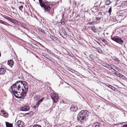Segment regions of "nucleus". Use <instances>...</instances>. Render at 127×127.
Listing matches in <instances>:
<instances>
[{
  "label": "nucleus",
  "mask_w": 127,
  "mask_h": 127,
  "mask_svg": "<svg viewBox=\"0 0 127 127\" xmlns=\"http://www.w3.org/2000/svg\"><path fill=\"white\" fill-rule=\"evenodd\" d=\"M122 4V3H120L119 4V5H117V6H122L121 5H120V4Z\"/></svg>",
  "instance_id": "43"
},
{
  "label": "nucleus",
  "mask_w": 127,
  "mask_h": 127,
  "mask_svg": "<svg viewBox=\"0 0 127 127\" xmlns=\"http://www.w3.org/2000/svg\"><path fill=\"white\" fill-rule=\"evenodd\" d=\"M117 69L116 68L115 66L112 65V73L116 74L118 76L121 77L122 74L120 73L117 72L116 73V72Z\"/></svg>",
  "instance_id": "6"
},
{
  "label": "nucleus",
  "mask_w": 127,
  "mask_h": 127,
  "mask_svg": "<svg viewBox=\"0 0 127 127\" xmlns=\"http://www.w3.org/2000/svg\"><path fill=\"white\" fill-rule=\"evenodd\" d=\"M3 17L4 18H5V19L8 20L9 21H10V20L11 18L10 17H8V16H5V15H4L3 16Z\"/></svg>",
  "instance_id": "25"
},
{
  "label": "nucleus",
  "mask_w": 127,
  "mask_h": 127,
  "mask_svg": "<svg viewBox=\"0 0 127 127\" xmlns=\"http://www.w3.org/2000/svg\"><path fill=\"white\" fill-rule=\"evenodd\" d=\"M111 3V2L109 0H107L105 2L106 4L109 5Z\"/></svg>",
  "instance_id": "28"
},
{
  "label": "nucleus",
  "mask_w": 127,
  "mask_h": 127,
  "mask_svg": "<svg viewBox=\"0 0 127 127\" xmlns=\"http://www.w3.org/2000/svg\"><path fill=\"white\" fill-rule=\"evenodd\" d=\"M34 113L32 111H30L26 114L27 115H29V116H30L33 115Z\"/></svg>",
  "instance_id": "24"
},
{
  "label": "nucleus",
  "mask_w": 127,
  "mask_h": 127,
  "mask_svg": "<svg viewBox=\"0 0 127 127\" xmlns=\"http://www.w3.org/2000/svg\"><path fill=\"white\" fill-rule=\"evenodd\" d=\"M7 64L12 67L14 64V62L12 60H10L8 61Z\"/></svg>",
  "instance_id": "13"
},
{
  "label": "nucleus",
  "mask_w": 127,
  "mask_h": 127,
  "mask_svg": "<svg viewBox=\"0 0 127 127\" xmlns=\"http://www.w3.org/2000/svg\"><path fill=\"white\" fill-rule=\"evenodd\" d=\"M51 15L52 16H53V14H52Z\"/></svg>",
  "instance_id": "46"
},
{
  "label": "nucleus",
  "mask_w": 127,
  "mask_h": 127,
  "mask_svg": "<svg viewBox=\"0 0 127 127\" xmlns=\"http://www.w3.org/2000/svg\"><path fill=\"white\" fill-rule=\"evenodd\" d=\"M93 56V55L92 54H91L90 55V57H92Z\"/></svg>",
  "instance_id": "44"
},
{
  "label": "nucleus",
  "mask_w": 127,
  "mask_h": 127,
  "mask_svg": "<svg viewBox=\"0 0 127 127\" xmlns=\"http://www.w3.org/2000/svg\"><path fill=\"white\" fill-rule=\"evenodd\" d=\"M42 55L43 56L48 59L49 57V56L48 55L45 53H43Z\"/></svg>",
  "instance_id": "23"
},
{
  "label": "nucleus",
  "mask_w": 127,
  "mask_h": 127,
  "mask_svg": "<svg viewBox=\"0 0 127 127\" xmlns=\"http://www.w3.org/2000/svg\"><path fill=\"white\" fill-rule=\"evenodd\" d=\"M108 12L110 13V15L111 14V6L109 8V9L108 11Z\"/></svg>",
  "instance_id": "39"
},
{
  "label": "nucleus",
  "mask_w": 127,
  "mask_h": 127,
  "mask_svg": "<svg viewBox=\"0 0 127 127\" xmlns=\"http://www.w3.org/2000/svg\"><path fill=\"white\" fill-rule=\"evenodd\" d=\"M77 109V108L76 107L75 105H72L70 108V110L71 111L73 112L76 111Z\"/></svg>",
  "instance_id": "11"
},
{
  "label": "nucleus",
  "mask_w": 127,
  "mask_h": 127,
  "mask_svg": "<svg viewBox=\"0 0 127 127\" xmlns=\"http://www.w3.org/2000/svg\"><path fill=\"white\" fill-rule=\"evenodd\" d=\"M64 14L63 15V16H62V18L63 19V16H64Z\"/></svg>",
  "instance_id": "45"
},
{
  "label": "nucleus",
  "mask_w": 127,
  "mask_h": 127,
  "mask_svg": "<svg viewBox=\"0 0 127 127\" xmlns=\"http://www.w3.org/2000/svg\"><path fill=\"white\" fill-rule=\"evenodd\" d=\"M117 20L116 18L115 17H113L112 19V21L113 22H116Z\"/></svg>",
  "instance_id": "38"
},
{
  "label": "nucleus",
  "mask_w": 127,
  "mask_h": 127,
  "mask_svg": "<svg viewBox=\"0 0 127 127\" xmlns=\"http://www.w3.org/2000/svg\"><path fill=\"white\" fill-rule=\"evenodd\" d=\"M1 112H2V113L3 115L4 116H7L8 114L7 113L5 112V111L4 110L1 111Z\"/></svg>",
  "instance_id": "18"
},
{
  "label": "nucleus",
  "mask_w": 127,
  "mask_h": 127,
  "mask_svg": "<svg viewBox=\"0 0 127 127\" xmlns=\"http://www.w3.org/2000/svg\"><path fill=\"white\" fill-rule=\"evenodd\" d=\"M23 5H22L21 6H19V8L20 10H21L22 11V9L23 8Z\"/></svg>",
  "instance_id": "30"
},
{
  "label": "nucleus",
  "mask_w": 127,
  "mask_h": 127,
  "mask_svg": "<svg viewBox=\"0 0 127 127\" xmlns=\"http://www.w3.org/2000/svg\"><path fill=\"white\" fill-rule=\"evenodd\" d=\"M39 2L43 10L45 12H50L52 4H50L47 1H44L42 0H39Z\"/></svg>",
  "instance_id": "2"
},
{
  "label": "nucleus",
  "mask_w": 127,
  "mask_h": 127,
  "mask_svg": "<svg viewBox=\"0 0 127 127\" xmlns=\"http://www.w3.org/2000/svg\"><path fill=\"white\" fill-rule=\"evenodd\" d=\"M0 23L1 24H4L5 25H8V26H11L9 24H8V23L7 22H4V21H3L1 20H0Z\"/></svg>",
  "instance_id": "16"
},
{
  "label": "nucleus",
  "mask_w": 127,
  "mask_h": 127,
  "mask_svg": "<svg viewBox=\"0 0 127 127\" xmlns=\"http://www.w3.org/2000/svg\"><path fill=\"white\" fill-rule=\"evenodd\" d=\"M6 127H12V125L11 123H10L8 122H6L5 123Z\"/></svg>",
  "instance_id": "17"
},
{
  "label": "nucleus",
  "mask_w": 127,
  "mask_h": 127,
  "mask_svg": "<svg viewBox=\"0 0 127 127\" xmlns=\"http://www.w3.org/2000/svg\"><path fill=\"white\" fill-rule=\"evenodd\" d=\"M101 18L102 17H96V19L97 21L101 19Z\"/></svg>",
  "instance_id": "33"
},
{
  "label": "nucleus",
  "mask_w": 127,
  "mask_h": 127,
  "mask_svg": "<svg viewBox=\"0 0 127 127\" xmlns=\"http://www.w3.org/2000/svg\"><path fill=\"white\" fill-rule=\"evenodd\" d=\"M32 127H41V126L39 125H34Z\"/></svg>",
  "instance_id": "31"
},
{
  "label": "nucleus",
  "mask_w": 127,
  "mask_h": 127,
  "mask_svg": "<svg viewBox=\"0 0 127 127\" xmlns=\"http://www.w3.org/2000/svg\"><path fill=\"white\" fill-rule=\"evenodd\" d=\"M113 59L114 60L116 61H117L118 60V59L116 58H113Z\"/></svg>",
  "instance_id": "40"
},
{
  "label": "nucleus",
  "mask_w": 127,
  "mask_h": 127,
  "mask_svg": "<svg viewBox=\"0 0 127 127\" xmlns=\"http://www.w3.org/2000/svg\"><path fill=\"white\" fill-rule=\"evenodd\" d=\"M61 22H60L62 24H65V22H64V19H63V18L61 19Z\"/></svg>",
  "instance_id": "26"
},
{
  "label": "nucleus",
  "mask_w": 127,
  "mask_h": 127,
  "mask_svg": "<svg viewBox=\"0 0 127 127\" xmlns=\"http://www.w3.org/2000/svg\"><path fill=\"white\" fill-rule=\"evenodd\" d=\"M122 127H127V124H125Z\"/></svg>",
  "instance_id": "41"
},
{
  "label": "nucleus",
  "mask_w": 127,
  "mask_h": 127,
  "mask_svg": "<svg viewBox=\"0 0 127 127\" xmlns=\"http://www.w3.org/2000/svg\"><path fill=\"white\" fill-rule=\"evenodd\" d=\"M15 126L16 127H24V123L21 121H18L17 122Z\"/></svg>",
  "instance_id": "8"
},
{
  "label": "nucleus",
  "mask_w": 127,
  "mask_h": 127,
  "mask_svg": "<svg viewBox=\"0 0 127 127\" xmlns=\"http://www.w3.org/2000/svg\"><path fill=\"white\" fill-rule=\"evenodd\" d=\"M108 85H107L108 87H109L110 88H111V85L109 84H108Z\"/></svg>",
  "instance_id": "42"
},
{
  "label": "nucleus",
  "mask_w": 127,
  "mask_h": 127,
  "mask_svg": "<svg viewBox=\"0 0 127 127\" xmlns=\"http://www.w3.org/2000/svg\"><path fill=\"white\" fill-rule=\"evenodd\" d=\"M102 41L105 44H107V42L106 41L105 39H103L102 40Z\"/></svg>",
  "instance_id": "35"
},
{
  "label": "nucleus",
  "mask_w": 127,
  "mask_h": 127,
  "mask_svg": "<svg viewBox=\"0 0 127 127\" xmlns=\"http://www.w3.org/2000/svg\"><path fill=\"white\" fill-rule=\"evenodd\" d=\"M58 95L53 93L51 95V97L52 99H53V102L55 103H56L58 99L59 98Z\"/></svg>",
  "instance_id": "7"
},
{
  "label": "nucleus",
  "mask_w": 127,
  "mask_h": 127,
  "mask_svg": "<svg viewBox=\"0 0 127 127\" xmlns=\"http://www.w3.org/2000/svg\"><path fill=\"white\" fill-rule=\"evenodd\" d=\"M6 72V70L3 68L0 67V75L4 74Z\"/></svg>",
  "instance_id": "15"
},
{
  "label": "nucleus",
  "mask_w": 127,
  "mask_h": 127,
  "mask_svg": "<svg viewBox=\"0 0 127 127\" xmlns=\"http://www.w3.org/2000/svg\"><path fill=\"white\" fill-rule=\"evenodd\" d=\"M21 31L22 32H23V31Z\"/></svg>",
  "instance_id": "48"
},
{
  "label": "nucleus",
  "mask_w": 127,
  "mask_h": 127,
  "mask_svg": "<svg viewBox=\"0 0 127 127\" xmlns=\"http://www.w3.org/2000/svg\"><path fill=\"white\" fill-rule=\"evenodd\" d=\"M39 32H41L42 33H43L44 32V31L43 30H42V29H39Z\"/></svg>",
  "instance_id": "36"
},
{
  "label": "nucleus",
  "mask_w": 127,
  "mask_h": 127,
  "mask_svg": "<svg viewBox=\"0 0 127 127\" xmlns=\"http://www.w3.org/2000/svg\"><path fill=\"white\" fill-rule=\"evenodd\" d=\"M5 0V1H6V0Z\"/></svg>",
  "instance_id": "47"
},
{
  "label": "nucleus",
  "mask_w": 127,
  "mask_h": 127,
  "mask_svg": "<svg viewBox=\"0 0 127 127\" xmlns=\"http://www.w3.org/2000/svg\"><path fill=\"white\" fill-rule=\"evenodd\" d=\"M124 5L125 6H127V2L126 1H125L124 3H123L122 4V5Z\"/></svg>",
  "instance_id": "34"
},
{
  "label": "nucleus",
  "mask_w": 127,
  "mask_h": 127,
  "mask_svg": "<svg viewBox=\"0 0 127 127\" xmlns=\"http://www.w3.org/2000/svg\"><path fill=\"white\" fill-rule=\"evenodd\" d=\"M115 87H114L113 86H112V90H113V91H117V88L116 87H117V86H114Z\"/></svg>",
  "instance_id": "20"
},
{
  "label": "nucleus",
  "mask_w": 127,
  "mask_h": 127,
  "mask_svg": "<svg viewBox=\"0 0 127 127\" xmlns=\"http://www.w3.org/2000/svg\"><path fill=\"white\" fill-rule=\"evenodd\" d=\"M88 112L87 110H83L81 111L77 115V120L81 123L84 122L88 118Z\"/></svg>",
  "instance_id": "1"
},
{
  "label": "nucleus",
  "mask_w": 127,
  "mask_h": 127,
  "mask_svg": "<svg viewBox=\"0 0 127 127\" xmlns=\"http://www.w3.org/2000/svg\"><path fill=\"white\" fill-rule=\"evenodd\" d=\"M44 97H43L41 98L37 102V104L38 105V104H40V102H42L43 100H44Z\"/></svg>",
  "instance_id": "19"
},
{
  "label": "nucleus",
  "mask_w": 127,
  "mask_h": 127,
  "mask_svg": "<svg viewBox=\"0 0 127 127\" xmlns=\"http://www.w3.org/2000/svg\"><path fill=\"white\" fill-rule=\"evenodd\" d=\"M39 105V104L37 105V102L36 103V104L34 106H33V108L34 109H36V108H37V107H38Z\"/></svg>",
  "instance_id": "29"
},
{
  "label": "nucleus",
  "mask_w": 127,
  "mask_h": 127,
  "mask_svg": "<svg viewBox=\"0 0 127 127\" xmlns=\"http://www.w3.org/2000/svg\"><path fill=\"white\" fill-rule=\"evenodd\" d=\"M9 21L15 24H17L18 23V21L17 20L14 19H13L11 18Z\"/></svg>",
  "instance_id": "14"
},
{
  "label": "nucleus",
  "mask_w": 127,
  "mask_h": 127,
  "mask_svg": "<svg viewBox=\"0 0 127 127\" xmlns=\"http://www.w3.org/2000/svg\"><path fill=\"white\" fill-rule=\"evenodd\" d=\"M50 38H51L53 40H54L55 39V37L53 36L52 35H51L50 36Z\"/></svg>",
  "instance_id": "32"
},
{
  "label": "nucleus",
  "mask_w": 127,
  "mask_h": 127,
  "mask_svg": "<svg viewBox=\"0 0 127 127\" xmlns=\"http://www.w3.org/2000/svg\"><path fill=\"white\" fill-rule=\"evenodd\" d=\"M29 106L28 105H26L22 107L21 108V110L22 111H26L29 109Z\"/></svg>",
  "instance_id": "9"
},
{
  "label": "nucleus",
  "mask_w": 127,
  "mask_h": 127,
  "mask_svg": "<svg viewBox=\"0 0 127 127\" xmlns=\"http://www.w3.org/2000/svg\"><path fill=\"white\" fill-rule=\"evenodd\" d=\"M91 29L94 32H97V30L96 29L95 27L94 26L92 27H91Z\"/></svg>",
  "instance_id": "21"
},
{
  "label": "nucleus",
  "mask_w": 127,
  "mask_h": 127,
  "mask_svg": "<svg viewBox=\"0 0 127 127\" xmlns=\"http://www.w3.org/2000/svg\"><path fill=\"white\" fill-rule=\"evenodd\" d=\"M20 81H17L15 84H13L12 85L11 88L12 92H15V91L16 92V91L17 90L21 91V90H23L21 87H20V86L22 85L20 83Z\"/></svg>",
  "instance_id": "3"
},
{
  "label": "nucleus",
  "mask_w": 127,
  "mask_h": 127,
  "mask_svg": "<svg viewBox=\"0 0 127 127\" xmlns=\"http://www.w3.org/2000/svg\"><path fill=\"white\" fill-rule=\"evenodd\" d=\"M98 17H101L102 18V13L101 12H99L98 13Z\"/></svg>",
  "instance_id": "27"
},
{
  "label": "nucleus",
  "mask_w": 127,
  "mask_h": 127,
  "mask_svg": "<svg viewBox=\"0 0 127 127\" xmlns=\"http://www.w3.org/2000/svg\"><path fill=\"white\" fill-rule=\"evenodd\" d=\"M18 90H17L16 91V92L15 91V92H13L12 93H13L14 95L15 96L16 98V95L17 96L18 95H20V96L21 94V91L20 92L19 91V92H18Z\"/></svg>",
  "instance_id": "12"
},
{
  "label": "nucleus",
  "mask_w": 127,
  "mask_h": 127,
  "mask_svg": "<svg viewBox=\"0 0 127 127\" xmlns=\"http://www.w3.org/2000/svg\"><path fill=\"white\" fill-rule=\"evenodd\" d=\"M98 51L100 53H102L103 52L100 49H99L98 50Z\"/></svg>",
  "instance_id": "37"
},
{
  "label": "nucleus",
  "mask_w": 127,
  "mask_h": 127,
  "mask_svg": "<svg viewBox=\"0 0 127 127\" xmlns=\"http://www.w3.org/2000/svg\"><path fill=\"white\" fill-rule=\"evenodd\" d=\"M40 98V95H35L34 97V99L36 100H38Z\"/></svg>",
  "instance_id": "22"
},
{
  "label": "nucleus",
  "mask_w": 127,
  "mask_h": 127,
  "mask_svg": "<svg viewBox=\"0 0 127 127\" xmlns=\"http://www.w3.org/2000/svg\"><path fill=\"white\" fill-rule=\"evenodd\" d=\"M112 39L113 41H116L120 44H122L123 42V41L121 39V38L117 36L113 37L112 38Z\"/></svg>",
  "instance_id": "5"
},
{
  "label": "nucleus",
  "mask_w": 127,
  "mask_h": 127,
  "mask_svg": "<svg viewBox=\"0 0 127 127\" xmlns=\"http://www.w3.org/2000/svg\"><path fill=\"white\" fill-rule=\"evenodd\" d=\"M20 81V83L22 85L20 86L21 87L22 89H23L21 90L22 92H23L25 94H26L28 92V86L27 83V82L24 81Z\"/></svg>",
  "instance_id": "4"
},
{
  "label": "nucleus",
  "mask_w": 127,
  "mask_h": 127,
  "mask_svg": "<svg viewBox=\"0 0 127 127\" xmlns=\"http://www.w3.org/2000/svg\"><path fill=\"white\" fill-rule=\"evenodd\" d=\"M21 94L20 96H19L20 95H18L17 96L16 95V97H17V98L23 99L24 97L25 96L26 94H25L24 93L22 92V90H21Z\"/></svg>",
  "instance_id": "10"
}]
</instances>
